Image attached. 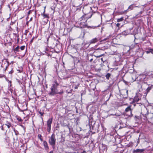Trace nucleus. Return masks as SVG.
I'll return each mask as SVG.
<instances>
[{"instance_id": "nucleus-10", "label": "nucleus", "mask_w": 153, "mask_h": 153, "mask_svg": "<svg viewBox=\"0 0 153 153\" xmlns=\"http://www.w3.org/2000/svg\"><path fill=\"white\" fill-rule=\"evenodd\" d=\"M87 15L86 14H84L83 15L80 19H79L80 20V21H82L83 20H85L86 19V21H87V18H90L92 16V14H91V15H90V16L88 17H88H86V18H85V16H86V15Z\"/></svg>"}, {"instance_id": "nucleus-42", "label": "nucleus", "mask_w": 153, "mask_h": 153, "mask_svg": "<svg viewBox=\"0 0 153 153\" xmlns=\"http://www.w3.org/2000/svg\"><path fill=\"white\" fill-rule=\"evenodd\" d=\"M31 10H30L28 12V15H29L31 13Z\"/></svg>"}, {"instance_id": "nucleus-22", "label": "nucleus", "mask_w": 153, "mask_h": 153, "mask_svg": "<svg viewBox=\"0 0 153 153\" xmlns=\"http://www.w3.org/2000/svg\"><path fill=\"white\" fill-rule=\"evenodd\" d=\"M123 20V17H122L120 18L117 19V21L118 22L122 21Z\"/></svg>"}, {"instance_id": "nucleus-36", "label": "nucleus", "mask_w": 153, "mask_h": 153, "mask_svg": "<svg viewBox=\"0 0 153 153\" xmlns=\"http://www.w3.org/2000/svg\"><path fill=\"white\" fill-rule=\"evenodd\" d=\"M5 76L4 75H0V77H4Z\"/></svg>"}, {"instance_id": "nucleus-55", "label": "nucleus", "mask_w": 153, "mask_h": 153, "mask_svg": "<svg viewBox=\"0 0 153 153\" xmlns=\"http://www.w3.org/2000/svg\"><path fill=\"white\" fill-rule=\"evenodd\" d=\"M8 6L9 8H10V5H8Z\"/></svg>"}, {"instance_id": "nucleus-33", "label": "nucleus", "mask_w": 153, "mask_h": 153, "mask_svg": "<svg viewBox=\"0 0 153 153\" xmlns=\"http://www.w3.org/2000/svg\"><path fill=\"white\" fill-rule=\"evenodd\" d=\"M39 113L41 116H43V115L44 114L43 112L40 111V112H39Z\"/></svg>"}, {"instance_id": "nucleus-51", "label": "nucleus", "mask_w": 153, "mask_h": 153, "mask_svg": "<svg viewBox=\"0 0 153 153\" xmlns=\"http://www.w3.org/2000/svg\"><path fill=\"white\" fill-rule=\"evenodd\" d=\"M90 56H92V55H91V54H89V55H88V58H89V57Z\"/></svg>"}, {"instance_id": "nucleus-58", "label": "nucleus", "mask_w": 153, "mask_h": 153, "mask_svg": "<svg viewBox=\"0 0 153 153\" xmlns=\"http://www.w3.org/2000/svg\"><path fill=\"white\" fill-rule=\"evenodd\" d=\"M91 7H90V10H91Z\"/></svg>"}, {"instance_id": "nucleus-52", "label": "nucleus", "mask_w": 153, "mask_h": 153, "mask_svg": "<svg viewBox=\"0 0 153 153\" xmlns=\"http://www.w3.org/2000/svg\"><path fill=\"white\" fill-rule=\"evenodd\" d=\"M13 61L11 62L10 63V64H11V63L13 64Z\"/></svg>"}, {"instance_id": "nucleus-30", "label": "nucleus", "mask_w": 153, "mask_h": 153, "mask_svg": "<svg viewBox=\"0 0 153 153\" xmlns=\"http://www.w3.org/2000/svg\"><path fill=\"white\" fill-rule=\"evenodd\" d=\"M5 62H7V64H8V66H9V65L10 64V63L8 61H3L2 62V63H4Z\"/></svg>"}, {"instance_id": "nucleus-46", "label": "nucleus", "mask_w": 153, "mask_h": 153, "mask_svg": "<svg viewBox=\"0 0 153 153\" xmlns=\"http://www.w3.org/2000/svg\"><path fill=\"white\" fill-rule=\"evenodd\" d=\"M93 60V59L92 58H91V59L89 61H90V62H91Z\"/></svg>"}, {"instance_id": "nucleus-20", "label": "nucleus", "mask_w": 153, "mask_h": 153, "mask_svg": "<svg viewBox=\"0 0 153 153\" xmlns=\"http://www.w3.org/2000/svg\"><path fill=\"white\" fill-rule=\"evenodd\" d=\"M38 138L41 141H43V139L42 138V136L41 134H38Z\"/></svg>"}, {"instance_id": "nucleus-56", "label": "nucleus", "mask_w": 153, "mask_h": 153, "mask_svg": "<svg viewBox=\"0 0 153 153\" xmlns=\"http://www.w3.org/2000/svg\"><path fill=\"white\" fill-rule=\"evenodd\" d=\"M111 115H116V114L114 115V114H111Z\"/></svg>"}, {"instance_id": "nucleus-14", "label": "nucleus", "mask_w": 153, "mask_h": 153, "mask_svg": "<svg viewBox=\"0 0 153 153\" xmlns=\"http://www.w3.org/2000/svg\"><path fill=\"white\" fill-rule=\"evenodd\" d=\"M153 88V85H152L151 86L149 87L146 89V92L147 93L149 92Z\"/></svg>"}, {"instance_id": "nucleus-8", "label": "nucleus", "mask_w": 153, "mask_h": 153, "mask_svg": "<svg viewBox=\"0 0 153 153\" xmlns=\"http://www.w3.org/2000/svg\"><path fill=\"white\" fill-rule=\"evenodd\" d=\"M145 150V149H137L136 150H133L132 152L133 153H142L144 152Z\"/></svg>"}, {"instance_id": "nucleus-53", "label": "nucleus", "mask_w": 153, "mask_h": 153, "mask_svg": "<svg viewBox=\"0 0 153 153\" xmlns=\"http://www.w3.org/2000/svg\"><path fill=\"white\" fill-rule=\"evenodd\" d=\"M1 8H2L1 6V5L0 6V10H1Z\"/></svg>"}, {"instance_id": "nucleus-32", "label": "nucleus", "mask_w": 153, "mask_h": 153, "mask_svg": "<svg viewBox=\"0 0 153 153\" xmlns=\"http://www.w3.org/2000/svg\"><path fill=\"white\" fill-rule=\"evenodd\" d=\"M13 69H12L9 72V74H12L13 73Z\"/></svg>"}, {"instance_id": "nucleus-54", "label": "nucleus", "mask_w": 153, "mask_h": 153, "mask_svg": "<svg viewBox=\"0 0 153 153\" xmlns=\"http://www.w3.org/2000/svg\"><path fill=\"white\" fill-rule=\"evenodd\" d=\"M2 12H1V10H0V13H1Z\"/></svg>"}, {"instance_id": "nucleus-23", "label": "nucleus", "mask_w": 153, "mask_h": 153, "mask_svg": "<svg viewBox=\"0 0 153 153\" xmlns=\"http://www.w3.org/2000/svg\"><path fill=\"white\" fill-rule=\"evenodd\" d=\"M111 35H109V36H107L106 38H105V39H103L102 41L106 40L107 39H108L110 38H111Z\"/></svg>"}, {"instance_id": "nucleus-5", "label": "nucleus", "mask_w": 153, "mask_h": 153, "mask_svg": "<svg viewBox=\"0 0 153 153\" xmlns=\"http://www.w3.org/2000/svg\"><path fill=\"white\" fill-rule=\"evenodd\" d=\"M128 91L126 89H122L120 91V96L123 98H127L128 96Z\"/></svg>"}, {"instance_id": "nucleus-19", "label": "nucleus", "mask_w": 153, "mask_h": 153, "mask_svg": "<svg viewBox=\"0 0 153 153\" xmlns=\"http://www.w3.org/2000/svg\"><path fill=\"white\" fill-rule=\"evenodd\" d=\"M130 47L131 48H137V47H138V46L137 45V44H136L135 43L134 45H132Z\"/></svg>"}, {"instance_id": "nucleus-24", "label": "nucleus", "mask_w": 153, "mask_h": 153, "mask_svg": "<svg viewBox=\"0 0 153 153\" xmlns=\"http://www.w3.org/2000/svg\"><path fill=\"white\" fill-rule=\"evenodd\" d=\"M17 119L19 121V122H22L23 121V120L20 117H17Z\"/></svg>"}, {"instance_id": "nucleus-38", "label": "nucleus", "mask_w": 153, "mask_h": 153, "mask_svg": "<svg viewBox=\"0 0 153 153\" xmlns=\"http://www.w3.org/2000/svg\"><path fill=\"white\" fill-rule=\"evenodd\" d=\"M16 81L18 82V83L19 84H20V80L19 79H16Z\"/></svg>"}, {"instance_id": "nucleus-43", "label": "nucleus", "mask_w": 153, "mask_h": 153, "mask_svg": "<svg viewBox=\"0 0 153 153\" xmlns=\"http://www.w3.org/2000/svg\"><path fill=\"white\" fill-rule=\"evenodd\" d=\"M120 24L119 23H117V24H116V26L117 27H119V26L120 25Z\"/></svg>"}, {"instance_id": "nucleus-15", "label": "nucleus", "mask_w": 153, "mask_h": 153, "mask_svg": "<svg viewBox=\"0 0 153 153\" xmlns=\"http://www.w3.org/2000/svg\"><path fill=\"white\" fill-rule=\"evenodd\" d=\"M111 74L109 73H107L105 75V77L107 79L109 80L111 77Z\"/></svg>"}, {"instance_id": "nucleus-45", "label": "nucleus", "mask_w": 153, "mask_h": 153, "mask_svg": "<svg viewBox=\"0 0 153 153\" xmlns=\"http://www.w3.org/2000/svg\"><path fill=\"white\" fill-rule=\"evenodd\" d=\"M132 80L133 81H135L136 79V78H135V79H134L132 77Z\"/></svg>"}, {"instance_id": "nucleus-18", "label": "nucleus", "mask_w": 153, "mask_h": 153, "mask_svg": "<svg viewBox=\"0 0 153 153\" xmlns=\"http://www.w3.org/2000/svg\"><path fill=\"white\" fill-rule=\"evenodd\" d=\"M41 15L44 18H49V15L48 14H41Z\"/></svg>"}, {"instance_id": "nucleus-16", "label": "nucleus", "mask_w": 153, "mask_h": 153, "mask_svg": "<svg viewBox=\"0 0 153 153\" xmlns=\"http://www.w3.org/2000/svg\"><path fill=\"white\" fill-rule=\"evenodd\" d=\"M135 5V4H132L130 5L128 7V10H132L133 9V7H137V6H134Z\"/></svg>"}, {"instance_id": "nucleus-7", "label": "nucleus", "mask_w": 153, "mask_h": 153, "mask_svg": "<svg viewBox=\"0 0 153 153\" xmlns=\"http://www.w3.org/2000/svg\"><path fill=\"white\" fill-rule=\"evenodd\" d=\"M125 112L126 114L128 117H132L133 114H132V109L131 108V106L129 105L125 109Z\"/></svg>"}, {"instance_id": "nucleus-28", "label": "nucleus", "mask_w": 153, "mask_h": 153, "mask_svg": "<svg viewBox=\"0 0 153 153\" xmlns=\"http://www.w3.org/2000/svg\"><path fill=\"white\" fill-rule=\"evenodd\" d=\"M101 60L102 61L104 62L106 61V59L104 58H101Z\"/></svg>"}, {"instance_id": "nucleus-26", "label": "nucleus", "mask_w": 153, "mask_h": 153, "mask_svg": "<svg viewBox=\"0 0 153 153\" xmlns=\"http://www.w3.org/2000/svg\"><path fill=\"white\" fill-rule=\"evenodd\" d=\"M104 55H105L104 54H100V55H99V56H95V57H96L97 58H98L102 56H104Z\"/></svg>"}, {"instance_id": "nucleus-11", "label": "nucleus", "mask_w": 153, "mask_h": 153, "mask_svg": "<svg viewBox=\"0 0 153 153\" xmlns=\"http://www.w3.org/2000/svg\"><path fill=\"white\" fill-rule=\"evenodd\" d=\"M43 144L44 146L45 149V150H48L49 149V147L48 145V144L47 141H43Z\"/></svg>"}, {"instance_id": "nucleus-37", "label": "nucleus", "mask_w": 153, "mask_h": 153, "mask_svg": "<svg viewBox=\"0 0 153 153\" xmlns=\"http://www.w3.org/2000/svg\"><path fill=\"white\" fill-rule=\"evenodd\" d=\"M126 33V31H124V32H123V34L124 35H127V34Z\"/></svg>"}, {"instance_id": "nucleus-4", "label": "nucleus", "mask_w": 153, "mask_h": 153, "mask_svg": "<svg viewBox=\"0 0 153 153\" xmlns=\"http://www.w3.org/2000/svg\"><path fill=\"white\" fill-rule=\"evenodd\" d=\"M142 95L140 94H137L133 99V102H136L137 104H141V102H139L141 100Z\"/></svg>"}, {"instance_id": "nucleus-41", "label": "nucleus", "mask_w": 153, "mask_h": 153, "mask_svg": "<svg viewBox=\"0 0 153 153\" xmlns=\"http://www.w3.org/2000/svg\"><path fill=\"white\" fill-rule=\"evenodd\" d=\"M33 39H34V37H33L32 39H31V40L30 41V43H31L33 42Z\"/></svg>"}, {"instance_id": "nucleus-34", "label": "nucleus", "mask_w": 153, "mask_h": 153, "mask_svg": "<svg viewBox=\"0 0 153 153\" xmlns=\"http://www.w3.org/2000/svg\"><path fill=\"white\" fill-rule=\"evenodd\" d=\"M19 110L20 111H22V112H23L24 111H25L26 109H27V108L26 109H22V110H21L20 108H19Z\"/></svg>"}, {"instance_id": "nucleus-48", "label": "nucleus", "mask_w": 153, "mask_h": 153, "mask_svg": "<svg viewBox=\"0 0 153 153\" xmlns=\"http://www.w3.org/2000/svg\"><path fill=\"white\" fill-rule=\"evenodd\" d=\"M142 40L143 41H144L145 40V38H142Z\"/></svg>"}, {"instance_id": "nucleus-25", "label": "nucleus", "mask_w": 153, "mask_h": 153, "mask_svg": "<svg viewBox=\"0 0 153 153\" xmlns=\"http://www.w3.org/2000/svg\"><path fill=\"white\" fill-rule=\"evenodd\" d=\"M151 48H149L148 49V51H146V53L147 54H149L151 53Z\"/></svg>"}, {"instance_id": "nucleus-47", "label": "nucleus", "mask_w": 153, "mask_h": 153, "mask_svg": "<svg viewBox=\"0 0 153 153\" xmlns=\"http://www.w3.org/2000/svg\"><path fill=\"white\" fill-rule=\"evenodd\" d=\"M45 9L44 12H43V13H42V14H45Z\"/></svg>"}, {"instance_id": "nucleus-39", "label": "nucleus", "mask_w": 153, "mask_h": 153, "mask_svg": "<svg viewBox=\"0 0 153 153\" xmlns=\"http://www.w3.org/2000/svg\"><path fill=\"white\" fill-rule=\"evenodd\" d=\"M4 125V124H3V125H2L1 126V129L2 130H3L4 131V127H3V126Z\"/></svg>"}, {"instance_id": "nucleus-31", "label": "nucleus", "mask_w": 153, "mask_h": 153, "mask_svg": "<svg viewBox=\"0 0 153 153\" xmlns=\"http://www.w3.org/2000/svg\"><path fill=\"white\" fill-rule=\"evenodd\" d=\"M20 126L23 128L24 131L25 130L26 128L25 126L22 125H20Z\"/></svg>"}, {"instance_id": "nucleus-3", "label": "nucleus", "mask_w": 153, "mask_h": 153, "mask_svg": "<svg viewBox=\"0 0 153 153\" xmlns=\"http://www.w3.org/2000/svg\"><path fill=\"white\" fill-rule=\"evenodd\" d=\"M99 40V39L98 38H93L91 39L89 42L88 43H85V42H83L82 43V45L83 46H85V45H88V46L87 47V48L91 44H94L95 43H96Z\"/></svg>"}, {"instance_id": "nucleus-50", "label": "nucleus", "mask_w": 153, "mask_h": 153, "mask_svg": "<svg viewBox=\"0 0 153 153\" xmlns=\"http://www.w3.org/2000/svg\"><path fill=\"white\" fill-rule=\"evenodd\" d=\"M75 89H77V86H76V87H75Z\"/></svg>"}, {"instance_id": "nucleus-13", "label": "nucleus", "mask_w": 153, "mask_h": 153, "mask_svg": "<svg viewBox=\"0 0 153 153\" xmlns=\"http://www.w3.org/2000/svg\"><path fill=\"white\" fill-rule=\"evenodd\" d=\"M5 125L7 126L8 128H10V127L12 126L11 123L8 121L6 122V123H5Z\"/></svg>"}, {"instance_id": "nucleus-57", "label": "nucleus", "mask_w": 153, "mask_h": 153, "mask_svg": "<svg viewBox=\"0 0 153 153\" xmlns=\"http://www.w3.org/2000/svg\"><path fill=\"white\" fill-rule=\"evenodd\" d=\"M29 34H30H30H31V33H30H30Z\"/></svg>"}, {"instance_id": "nucleus-6", "label": "nucleus", "mask_w": 153, "mask_h": 153, "mask_svg": "<svg viewBox=\"0 0 153 153\" xmlns=\"http://www.w3.org/2000/svg\"><path fill=\"white\" fill-rule=\"evenodd\" d=\"M53 121V118H51L49 119L47 122V130L49 133L51 131V125Z\"/></svg>"}, {"instance_id": "nucleus-2", "label": "nucleus", "mask_w": 153, "mask_h": 153, "mask_svg": "<svg viewBox=\"0 0 153 153\" xmlns=\"http://www.w3.org/2000/svg\"><path fill=\"white\" fill-rule=\"evenodd\" d=\"M56 141V139L55 138V134L53 133L49 138L48 142L49 144L52 146L53 150H54Z\"/></svg>"}, {"instance_id": "nucleus-12", "label": "nucleus", "mask_w": 153, "mask_h": 153, "mask_svg": "<svg viewBox=\"0 0 153 153\" xmlns=\"http://www.w3.org/2000/svg\"><path fill=\"white\" fill-rule=\"evenodd\" d=\"M20 47L18 45L15 48H13V50L14 53H16L17 52H19L20 51Z\"/></svg>"}, {"instance_id": "nucleus-49", "label": "nucleus", "mask_w": 153, "mask_h": 153, "mask_svg": "<svg viewBox=\"0 0 153 153\" xmlns=\"http://www.w3.org/2000/svg\"><path fill=\"white\" fill-rule=\"evenodd\" d=\"M49 153H53V151H51Z\"/></svg>"}, {"instance_id": "nucleus-44", "label": "nucleus", "mask_w": 153, "mask_h": 153, "mask_svg": "<svg viewBox=\"0 0 153 153\" xmlns=\"http://www.w3.org/2000/svg\"><path fill=\"white\" fill-rule=\"evenodd\" d=\"M127 10H126L125 11L121 12L122 13H121V14H122L123 13H124L125 12H126L127 11Z\"/></svg>"}, {"instance_id": "nucleus-27", "label": "nucleus", "mask_w": 153, "mask_h": 153, "mask_svg": "<svg viewBox=\"0 0 153 153\" xmlns=\"http://www.w3.org/2000/svg\"><path fill=\"white\" fill-rule=\"evenodd\" d=\"M25 46L24 45L21 46L20 48L21 50H23L25 48Z\"/></svg>"}, {"instance_id": "nucleus-21", "label": "nucleus", "mask_w": 153, "mask_h": 153, "mask_svg": "<svg viewBox=\"0 0 153 153\" xmlns=\"http://www.w3.org/2000/svg\"><path fill=\"white\" fill-rule=\"evenodd\" d=\"M85 34V32H82L81 33V35L80 36V37L81 38H84V36Z\"/></svg>"}, {"instance_id": "nucleus-17", "label": "nucleus", "mask_w": 153, "mask_h": 153, "mask_svg": "<svg viewBox=\"0 0 153 153\" xmlns=\"http://www.w3.org/2000/svg\"><path fill=\"white\" fill-rule=\"evenodd\" d=\"M44 50L43 51L47 53L49 51V48L47 46L44 48Z\"/></svg>"}, {"instance_id": "nucleus-35", "label": "nucleus", "mask_w": 153, "mask_h": 153, "mask_svg": "<svg viewBox=\"0 0 153 153\" xmlns=\"http://www.w3.org/2000/svg\"><path fill=\"white\" fill-rule=\"evenodd\" d=\"M28 31L27 30H26L25 33H24V34L26 36L27 35V34L28 33Z\"/></svg>"}, {"instance_id": "nucleus-1", "label": "nucleus", "mask_w": 153, "mask_h": 153, "mask_svg": "<svg viewBox=\"0 0 153 153\" xmlns=\"http://www.w3.org/2000/svg\"><path fill=\"white\" fill-rule=\"evenodd\" d=\"M59 86V84L55 80L54 83L52 84L51 88V91L49 94L51 95H54L57 94H63V91L62 90L59 91L58 89V87Z\"/></svg>"}, {"instance_id": "nucleus-29", "label": "nucleus", "mask_w": 153, "mask_h": 153, "mask_svg": "<svg viewBox=\"0 0 153 153\" xmlns=\"http://www.w3.org/2000/svg\"><path fill=\"white\" fill-rule=\"evenodd\" d=\"M17 71L19 73H21L23 71V68H21L20 69L17 70Z\"/></svg>"}, {"instance_id": "nucleus-40", "label": "nucleus", "mask_w": 153, "mask_h": 153, "mask_svg": "<svg viewBox=\"0 0 153 153\" xmlns=\"http://www.w3.org/2000/svg\"><path fill=\"white\" fill-rule=\"evenodd\" d=\"M151 53L153 54V49L151 48Z\"/></svg>"}, {"instance_id": "nucleus-59", "label": "nucleus", "mask_w": 153, "mask_h": 153, "mask_svg": "<svg viewBox=\"0 0 153 153\" xmlns=\"http://www.w3.org/2000/svg\"><path fill=\"white\" fill-rule=\"evenodd\" d=\"M5 66H6V65H5L4 67H5Z\"/></svg>"}, {"instance_id": "nucleus-60", "label": "nucleus", "mask_w": 153, "mask_h": 153, "mask_svg": "<svg viewBox=\"0 0 153 153\" xmlns=\"http://www.w3.org/2000/svg\"><path fill=\"white\" fill-rule=\"evenodd\" d=\"M90 130H91V127H90Z\"/></svg>"}, {"instance_id": "nucleus-61", "label": "nucleus", "mask_w": 153, "mask_h": 153, "mask_svg": "<svg viewBox=\"0 0 153 153\" xmlns=\"http://www.w3.org/2000/svg\"><path fill=\"white\" fill-rule=\"evenodd\" d=\"M117 116H120V115H117Z\"/></svg>"}, {"instance_id": "nucleus-9", "label": "nucleus", "mask_w": 153, "mask_h": 153, "mask_svg": "<svg viewBox=\"0 0 153 153\" xmlns=\"http://www.w3.org/2000/svg\"><path fill=\"white\" fill-rule=\"evenodd\" d=\"M9 66L7 62H5L4 63H2V65H1V67L3 68H4V71L5 72L7 70Z\"/></svg>"}]
</instances>
